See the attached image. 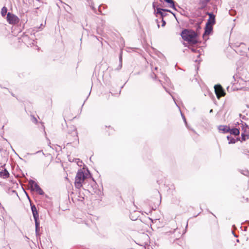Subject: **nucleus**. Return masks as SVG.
<instances>
[{
	"mask_svg": "<svg viewBox=\"0 0 249 249\" xmlns=\"http://www.w3.org/2000/svg\"><path fill=\"white\" fill-rule=\"evenodd\" d=\"M154 13L156 17H158V15H160L161 18H163L167 15V14L163 10V8H160L159 7H157L156 8V11H155Z\"/></svg>",
	"mask_w": 249,
	"mask_h": 249,
	"instance_id": "obj_10",
	"label": "nucleus"
},
{
	"mask_svg": "<svg viewBox=\"0 0 249 249\" xmlns=\"http://www.w3.org/2000/svg\"><path fill=\"white\" fill-rule=\"evenodd\" d=\"M30 120L34 124H36L37 123V120L36 118L34 115L30 116Z\"/></svg>",
	"mask_w": 249,
	"mask_h": 249,
	"instance_id": "obj_24",
	"label": "nucleus"
},
{
	"mask_svg": "<svg viewBox=\"0 0 249 249\" xmlns=\"http://www.w3.org/2000/svg\"><path fill=\"white\" fill-rule=\"evenodd\" d=\"M5 88V89H7V90L9 91L8 89L6 88Z\"/></svg>",
	"mask_w": 249,
	"mask_h": 249,
	"instance_id": "obj_55",
	"label": "nucleus"
},
{
	"mask_svg": "<svg viewBox=\"0 0 249 249\" xmlns=\"http://www.w3.org/2000/svg\"><path fill=\"white\" fill-rule=\"evenodd\" d=\"M213 26L211 24H209L206 23L205 26L204 28V32L203 34L202 37L203 39H205L206 36L211 35L213 33Z\"/></svg>",
	"mask_w": 249,
	"mask_h": 249,
	"instance_id": "obj_7",
	"label": "nucleus"
},
{
	"mask_svg": "<svg viewBox=\"0 0 249 249\" xmlns=\"http://www.w3.org/2000/svg\"><path fill=\"white\" fill-rule=\"evenodd\" d=\"M87 172L88 173H85L81 169L78 170L74 181V185L77 189H79L83 185L85 184V180L87 178H91L92 182L91 183V187L92 188L96 187V182L92 177L89 171L87 170Z\"/></svg>",
	"mask_w": 249,
	"mask_h": 249,
	"instance_id": "obj_1",
	"label": "nucleus"
},
{
	"mask_svg": "<svg viewBox=\"0 0 249 249\" xmlns=\"http://www.w3.org/2000/svg\"><path fill=\"white\" fill-rule=\"evenodd\" d=\"M67 127L68 128V133L71 134L75 140H78L77 129L75 125H67Z\"/></svg>",
	"mask_w": 249,
	"mask_h": 249,
	"instance_id": "obj_8",
	"label": "nucleus"
},
{
	"mask_svg": "<svg viewBox=\"0 0 249 249\" xmlns=\"http://www.w3.org/2000/svg\"><path fill=\"white\" fill-rule=\"evenodd\" d=\"M211 213L212 214V215L215 217V215L212 212H211Z\"/></svg>",
	"mask_w": 249,
	"mask_h": 249,
	"instance_id": "obj_53",
	"label": "nucleus"
},
{
	"mask_svg": "<svg viewBox=\"0 0 249 249\" xmlns=\"http://www.w3.org/2000/svg\"><path fill=\"white\" fill-rule=\"evenodd\" d=\"M172 98L173 99V100H174V101L175 103H176V101H175V98H174L173 96H172ZM176 105L178 106V105Z\"/></svg>",
	"mask_w": 249,
	"mask_h": 249,
	"instance_id": "obj_47",
	"label": "nucleus"
},
{
	"mask_svg": "<svg viewBox=\"0 0 249 249\" xmlns=\"http://www.w3.org/2000/svg\"><path fill=\"white\" fill-rule=\"evenodd\" d=\"M195 27L197 31H198L201 29V26L200 25V23H196L195 25Z\"/></svg>",
	"mask_w": 249,
	"mask_h": 249,
	"instance_id": "obj_29",
	"label": "nucleus"
},
{
	"mask_svg": "<svg viewBox=\"0 0 249 249\" xmlns=\"http://www.w3.org/2000/svg\"><path fill=\"white\" fill-rule=\"evenodd\" d=\"M212 111H213V109H211V110H210V112H212Z\"/></svg>",
	"mask_w": 249,
	"mask_h": 249,
	"instance_id": "obj_54",
	"label": "nucleus"
},
{
	"mask_svg": "<svg viewBox=\"0 0 249 249\" xmlns=\"http://www.w3.org/2000/svg\"><path fill=\"white\" fill-rule=\"evenodd\" d=\"M245 154L249 157V151H247Z\"/></svg>",
	"mask_w": 249,
	"mask_h": 249,
	"instance_id": "obj_42",
	"label": "nucleus"
},
{
	"mask_svg": "<svg viewBox=\"0 0 249 249\" xmlns=\"http://www.w3.org/2000/svg\"><path fill=\"white\" fill-rule=\"evenodd\" d=\"M29 184L31 186L32 190L36 191L40 195H43L44 194V192L42 189L35 180L30 179L29 181Z\"/></svg>",
	"mask_w": 249,
	"mask_h": 249,
	"instance_id": "obj_4",
	"label": "nucleus"
},
{
	"mask_svg": "<svg viewBox=\"0 0 249 249\" xmlns=\"http://www.w3.org/2000/svg\"><path fill=\"white\" fill-rule=\"evenodd\" d=\"M0 206L1 207V203H0Z\"/></svg>",
	"mask_w": 249,
	"mask_h": 249,
	"instance_id": "obj_56",
	"label": "nucleus"
},
{
	"mask_svg": "<svg viewBox=\"0 0 249 249\" xmlns=\"http://www.w3.org/2000/svg\"><path fill=\"white\" fill-rule=\"evenodd\" d=\"M230 125H218L217 129L220 133L226 134L229 131Z\"/></svg>",
	"mask_w": 249,
	"mask_h": 249,
	"instance_id": "obj_12",
	"label": "nucleus"
},
{
	"mask_svg": "<svg viewBox=\"0 0 249 249\" xmlns=\"http://www.w3.org/2000/svg\"><path fill=\"white\" fill-rule=\"evenodd\" d=\"M188 48L189 49H190L191 50V51L192 52H193V53H196V52H198V50H197V49H196V48H194L193 47H189V46H188Z\"/></svg>",
	"mask_w": 249,
	"mask_h": 249,
	"instance_id": "obj_27",
	"label": "nucleus"
},
{
	"mask_svg": "<svg viewBox=\"0 0 249 249\" xmlns=\"http://www.w3.org/2000/svg\"><path fill=\"white\" fill-rule=\"evenodd\" d=\"M210 1V0H200L199 4L201 5L199 8L200 9H204L207 6V4Z\"/></svg>",
	"mask_w": 249,
	"mask_h": 249,
	"instance_id": "obj_19",
	"label": "nucleus"
},
{
	"mask_svg": "<svg viewBox=\"0 0 249 249\" xmlns=\"http://www.w3.org/2000/svg\"><path fill=\"white\" fill-rule=\"evenodd\" d=\"M239 120L241 122V123H240L239 121H238V122H234L232 124H242V125L247 124L246 123H244L240 119Z\"/></svg>",
	"mask_w": 249,
	"mask_h": 249,
	"instance_id": "obj_26",
	"label": "nucleus"
},
{
	"mask_svg": "<svg viewBox=\"0 0 249 249\" xmlns=\"http://www.w3.org/2000/svg\"><path fill=\"white\" fill-rule=\"evenodd\" d=\"M152 7H153V8L154 9V11H156V8L157 7H159V5H158V4L157 3L154 2L152 4Z\"/></svg>",
	"mask_w": 249,
	"mask_h": 249,
	"instance_id": "obj_28",
	"label": "nucleus"
},
{
	"mask_svg": "<svg viewBox=\"0 0 249 249\" xmlns=\"http://www.w3.org/2000/svg\"><path fill=\"white\" fill-rule=\"evenodd\" d=\"M243 132L241 133L240 141L241 142L249 139V125H241Z\"/></svg>",
	"mask_w": 249,
	"mask_h": 249,
	"instance_id": "obj_6",
	"label": "nucleus"
},
{
	"mask_svg": "<svg viewBox=\"0 0 249 249\" xmlns=\"http://www.w3.org/2000/svg\"><path fill=\"white\" fill-rule=\"evenodd\" d=\"M215 93L218 99L225 96L226 92L220 84H217L214 86Z\"/></svg>",
	"mask_w": 249,
	"mask_h": 249,
	"instance_id": "obj_5",
	"label": "nucleus"
},
{
	"mask_svg": "<svg viewBox=\"0 0 249 249\" xmlns=\"http://www.w3.org/2000/svg\"><path fill=\"white\" fill-rule=\"evenodd\" d=\"M75 199H77L79 201L83 202L85 199L84 194L79 191L78 193L77 194V196Z\"/></svg>",
	"mask_w": 249,
	"mask_h": 249,
	"instance_id": "obj_18",
	"label": "nucleus"
},
{
	"mask_svg": "<svg viewBox=\"0 0 249 249\" xmlns=\"http://www.w3.org/2000/svg\"><path fill=\"white\" fill-rule=\"evenodd\" d=\"M106 128H107L108 130H112V128L110 125H106Z\"/></svg>",
	"mask_w": 249,
	"mask_h": 249,
	"instance_id": "obj_39",
	"label": "nucleus"
},
{
	"mask_svg": "<svg viewBox=\"0 0 249 249\" xmlns=\"http://www.w3.org/2000/svg\"><path fill=\"white\" fill-rule=\"evenodd\" d=\"M203 21V19H201V20L199 22H197L196 23H200V25H201V24L202 23Z\"/></svg>",
	"mask_w": 249,
	"mask_h": 249,
	"instance_id": "obj_43",
	"label": "nucleus"
},
{
	"mask_svg": "<svg viewBox=\"0 0 249 249\" xmlns=\"http://www.w3.org/2000/svg\"><path fill=\"white\" fill-rule=\"evenodd\" d=\"M242 198L243 199H245V200L246 202H248L249 201V198L247 197V198H245L244 196H243Z\"/></svg>",
	"mask_w": 249,
	"mask_h": 249,
	"instance_id": "obj_41",
	"label": "nucleus"
},
{
	"mask_svg": "<svg viewBox=\"0 0 249 249\" xmlns=\"http://www.w3.org/2000/svg\"><path fill=\"white\" fill-rule=\"evenodd\" d=\"M167 3L169 4V7L172 8L173 10L175 11H178V10L176 8V5L178 6V8H181L180 7L174 0H170Z\"/></svg>",
	"mask_w": 249,
	"mask_h": 249,
	"instance_id": "obj_15",
	"label": "nucleus"
},
{
	"mask_svg": "<svg viewBox=\"0 0 249 249\" xmlns=\"http://www.w3.org/2000/svg\"><path fill=\"white\" fill-rule=\"evenodd\" d=\"M186 126L189 131H191L195 134L198 135L196 132L197 131V125H186Z\"/></svg>",
	"mask_w": 249,
	"mask_h": 249,
	"instance_id": "obj_17",
	"label": "nucleus"
},
{
	"mask_svg": "<svg viewBox=\"0 0 249 249\" xmlns=\"http://www.w3.org/2000/svg\"><path fill=\"white\" fill-rule=\"evenodd\" d=\"M40 129H41V130L43 131V132L44 133V135L46 137L47 134H46V132L45 131V125H41V127Z\"/></svg>",
	"mask_w": 249,
	"mask_h": 249,
	"instance_id": "obj_32",
	"label": "nucleus"
},
{
	"mask_svg": "<svg viewBox=\"0 0 249 249\" xmlns=\"http://www.w3.org/2000/svg\"><path fill=\"white\" fill-rule=\"evenodd\" d=\"M75 161L77 162V164H78V165L79 166H80V165L78 163L79 162H80L81 163H82V160H80L79 159H75ZM80 166H81V165H80Z\"/></svg>",
	"mask_w": 249,
	"mask_h": 249,
	"instance_id": "obj_35",
	"label": "nucleus"
},
{
	"mask_svg": "<svg viewBox=\"0 0 249 249\" xmlns=\"http://www.w3.org/2000/svg\"><path fill=\"white\" fill-rule=\"evenodd\" d=\"M7 8L5 6H3L1 10V15L2 17H4L6 15L7 16Z\"/></svg>",
	"mask_w": 249,
	"mask_h": 249,
	"instance_id": "obj_21",
	"label": "nucleus"
},
{
	"mask_svg": "<svg viewBox=\"0 0 249 249\" xmlns=\"http://www.w3.org/2000/svg\"><path fill=\"white\" fill-rule=\"evenodd\" d=\"M9 173L6 169H4L0 171V177L3 178H7L9 177Z\"/></svg>",
	"mask_w": 249,
	"mask_h": 249,
	"instance_id": "obj_16",
	"label": "nucleus"
},
{
	"mask_svg": "<svg viewBox=\"0 0 249 249\" xmlns=\"http://www.w3.org/2000/svg\"><path fill=\"white\" fill-rule=\"evenodd\" d=\"M164 88L165 89L166 91H167V92L169 93V92H168V91L167 90V89H166L165 87H164Z\"/></svg>",
	"mask_w": 249,
	"mask_h": 249,
	"instance_id": "obj_52",
	"label": "nucleus"
},
{
	"mask_svg": "<svg viewBox=\"0 0 249 249\" xmlns=\"http://www.w3.org/2000/svg\"><path fill=\"white\" fill-rule=\"evenodd\" d=\"M166 3H168V1H169L170 0H163Z\"/></svg>",
	"mask_w": 249,
	"mask_h": 249,
	"instance_id": "obj_48",
	"label": "nucleus"
},
{
	"mask_svg": "<svg viewBox=\"0 0 249 249\" xmlns=\"http://www.w3.org/2000/svg\"><path fill=\"white\" fill-rule=\"evenodd\" d=\"M119 65L118 67L116 68L117 70H120L122 67V60H123V56H122V51H121L119 54Z\"/></svg>",
	"mask_w": 249,
	"mask_h": 249,
	"instance_id": "obj_20",
	"label": "nucleus"
},
{
	"mask_svg": "<svg viewBox=\"0 0 249 249\" xmlns=\"http://www.w3.org/2000/svg\"><path fill=\"white\" fill-rule=\"evenodd\" d=\"M13 193H16V194H17V191H15V190H13Z\"/></svg>",
	"mask_w": 249,
	"mask_h": 249,
	"instance_id": "obj_50",
	"label": "nucleus"
},
{
	"mask_svg": "<svg viewBox=\"0 0 249 249\" xmlns=\"http://www.w3.org/2000/svg\"><path fill=\"white\" fill-rule=\"evenodd\" d=\"M227 139L229 141V144H233L238 141H240V137H238L236 138V139H234L231 135L227 136Z\"/></svg>",
	"mask_w": 249,
	"mask_h": 249,
	"instance_id": "obj_14",
	"label": "nucleus"
},
{
	"mask_svg": "<svg viewBox=\"0 0 249 249\" xmlns=\"http://www.w3.org/2000/svg\"><path fill=\"white\" fill-rule=\"evenodd\" d=\"M171 14H172V15L175 17V18L177 19V17H176V14H175V13H173H173H171Z\"/></svg>",
	"mask_w": 249,
	"mask_h": 249,
	"instance_id": "obj_45",
	"label": "nucleus"
},
{
	"mask_svg": "<svg viewBox=\"0 0 249 249\" xmlns=\"http://www.w3.org/2000/svg\"><path fill=\"white\" fill-rule=\"evenodd\" d=\"M35 228H36V229H35L36 234H38V233H39L40 227H37V228L35 227Z\"/></svg>",
	"mask_w": 249,
	"mask_h": 249,
	"instance_id": "obj_34",
	"label": "nucleus"
},
{
	"mask_svg": "<svg viewBox=\"0 0 249 249\" xmlns=\"http://www.w3.org/2000/svg\"><path fill=\"white\" fill-rule=\"evenodd\" d=\"M183 40L187 41L189 44H196L198 43V34L193 30L184 29L180 34Z\"/></svg>",
	"mask_w": 249,
	"mask_h": 249,
	"instance_id": "obj_2",
	"label": "nucleus"
},
{
	"mask_svg": "<svg viewBox=\"0 0 249 249\" xmlns=\"http://www.w3.org/2000/svg\"><path fill=\"white\" fill-rule=\"evenodd\" d=\"M181 116H182V118L183 120V121H184V123L185 124H188L187 123V121H186V119L185 118V117L184 116V115H183L182 113H181Z\"/></svg>",
	"mask_w": 249,
	"mask_h": 249,
	"instance_id": "obj_31",
	"label": "nucleus"
},
{
	"mask_svg": "<svg viewBox=\"0 0 249 249\" xmlns=\"http://www.w3.org/2000/svg\"><path fill=\"white\" fill-rule=\"evenodd\" d=\"M28 198L30 201L31 209L34 218L39 217L38 212L36 207V205L31 202V201L30 200V199L28 196Z\"/></svg>",
	"mask_w": 249,
	"mask_h": 249,
	"instance_id": "obj_11",
	"label": "nucleus"
},
{
	"mask_svg": "<svg viewBox=\"0 0 249 249\" xmlns=\"http://www.w3.org/2000/svg\"><path fill=\"white\" fill-rule=\"evenodd\" d=\"M11 95H12V96H13V97H15V94H14V93H13L12 92H11Z\"/></svg>",
	"mask_w": 249,
	"mask_h": 249,
	"instance_id": "obj_49",
	"label": "nucleus"
},
{
	"mask_svg": "<svg viewBox=\"0 0 249 249\" xmlns=\"http://www.w3.org/2000/svg\"><path fill=\"white\" fill-rule=\"evenodd\" d=\"M156 21H157V23H158V19H156ZM158 27L160 28V25H159V23H158Z\"/></svg>",
	"mask_w": 249,
	"mask_h": 249,
	"instance_id": "obj_46",
	"label": "nucleus"
},
{
	"mask_svg": "<svg viewBox=\"0 0 249 249\" xmlns=\"http://www.w3.org/2000/svg\"><path fill=\"white\" fill-rule=\"evenodd\" d=\"M236 13V11H235V10H234V9H230V10L229 11V14L231 16H234V15H235Z\"/></svg>",
	"mask_w": 249,
	"mask_h": 249,
	"instance_id": "obj_25",
	"label": "nucleus"
},
{
	"mask_svg": "<svg viewBox=\"0 0 249 249\" xmlns=\"http://www.w3.org/2000/svg\"><path fill=\"white\" fill-rule=\"evenodd\" d=\"M102 6L104 7V8H106V7L107 6H106V5H105V4H101V5H99V7H98V11H99L100 13H101V7H102Z\"/></svg>",
	"mask_w": 249,
	"mask_h": 249,
	"instance_id": "obj_30",
	"label": "nucleus"
},
{
	"mask_svg": "<svg viewBox=\"0 0 249 249\" xmlns=\"http://www.w3.org/2000/svg\"><path fill=\"white\" fill-rule=\"evenodd\" d=\"M206 14L209 16V18L206 23L214 25L216 23V16L213 14V12H206Z\"/></svg>",
	"mask_w": 249,
	"mask_h": 249,
	"instance_id": "obj_9",
	"label": "nucleus"
},
{
	"mask_svg": "<svg viewBox=\"0 0 249 249\" xmlns=\"http://www.w3.org/2000/svg\"><path fill=\"white\" fill-rule=\"evenodd\" d=\"M238 171L241 173L242 174L246 176H249V171L247 169L242 170V169H238Z\"/></svg>",
	"mask_w": 249,
	"mask_h": 249,
	"instance_id": "obj_22",
	"label": "nucleus"
},
{
	"mask_svg": "<svg viewBox=\"0 0 249 249\" xmlns=\"http://www.w3.org/2000/svg\"><path fill=\"white\" fill-rule=\"evenodd\" d=\"M34 219L35 222V227H40V221L39 219V217L34 218Z\"/></svg>",
	"mask_w": 249,
	"mask_h": 249,
	"instance_id": "obj_23",
	"label": "nucleus"
},
{
	"mask_svg": "<svg viewBox=\"0 0 249 249\" xmlns=\"http://www.w3.org/2000/svg\"><path fill=\"white\" fill-rule=\"evenodd\" d=\"M37 240H40V233H38V234H36Z\"/></svg>",
	"mask_w": 249,
	"mask_h": 249,
	"instance_id": "obj_37",
	"label": "nucleus"
},
{
	"mask_svg": "<svg viewBox=\"0 0 249 249\" xmlns=\"http://www.w3.org/2000/svg\"><path fill=\"white\" fill-rule=\"evenodd\" d=\"M163 10L164 11H165L166 12H169V13H173V12L171 10L167 9H164V8H163Z\"/></svg>",
	"mask_w": 249,
	"mask_h": 249,
	"instance_id": "obj_38",
	"label": "nucleus"
},
{
	"mask_svg": "<svg viewBox=\"0 0 249 249\" xmlns=\"http://www.w3.org/2000/svg\"><path fill=\"white\" fill-rule=\"evenodd\" d=\"M1 126H2L1 128H0V135L3 134V133L4 132L3 129L4 125H1Z\"/></svg>",
	"mask_w": 249,
	"mask_h": 249,
	"instance_id": "obj_36",
	"label": "nucleus"
},
{
	"mask_svg": "<svg viewBox=\"0 0 249 249\" xmlns=\"http://www.w3.org/2000/svg\"><path fill=\"white\" fill-rule=\"evenodd\" d=\"M124 85H123L122 86H121V89H120V91H119V93H120V92H121V89L123 88V87H124Z\"/></svg>",
	"mask_w": 249,
	"mask_h": 249,
	"instance_id": "obj_44",
	"label": "nucleus"
},
{
	"mask_svg": "<svg viewBox=\"0 0 249 249\" xmlns=\"http://www.w3.org/2000/svg\"><path fill=\"white\" fill-rule=\"evenodd\" d=\"M213 10L216 13L217 11V6L216 5H214L213 6Z\"/></svg>",
	"mask_w": 249,
	"mask_h": 249,
	"instance_id": "obj_40",
	"label": "nucleus"
},
{
	"mask_svg": "<svg viewBox=\"0 0 249 249\" xmlns=\"http://www.w3.org/2000/svg\"><path fill=\"white\" fill-rule=\"evenodd\" d=\"M228 133H229L231 135H233L235 137L237 136L238 137L240 134V130L239 129L237 128H231L229 127V131H228Z\"/></svg>",
	"mask_w": 249,
	"mask_h": 249,
	"instance_id": "obj_13",
	"label": "nucleus"
},
{
	"mask_svg": "<svg viewBox=\"0 0 249 249\" xmlns=\"http://www.w3.org/2000/svg\"><path fill=\"white\" fill-rule=\"evenodd\" d=\"M246 223H248L249 225V221L247 220Z\"/></svg>",
	"mask_w": 249,
	"mask_h": 249,
	"instance_id": "obj_51",
	"label": "nucleus"
},
{
	"mask_svg": "<svg viewBox=\"0 0 249 249\" xmlns=\"http://www.w3.org/2000/svg\"><path fill=\"white\" fill-rule=\"evenodd\" d=\"M166 25V21L164 20L163 18H161V26L164 27Z\"/></svg>",
	"mask_w": 249,
	"mask_h": 249,
	"instance_id": "obj_33",
	"label": "nucleus"
},
{
	"mask_svg": "<svg viewBox=\"0 0 249 249\" xmlns=\"http://www.w3.org/2000/svg\"><path fill=\"white\" fill-rule=\"evenodd\" d=\"M6 20L9 24L12 25H17L20 21L18 17L11 12H8L7 14Z\"/></svg>",
	"mask_w": 249,
	"mask_h": 249,
	"instance_id": "obj_3",
	"label": "nucleus"
}]
</instances>
